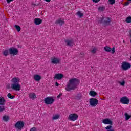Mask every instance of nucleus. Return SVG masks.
<instances>
[{"label": "nucleus", "instance_id": "20e7f679", "mask_svg": "<svg viewBox=\"0 0 131 131\" xmlns=\"http://www.w3.org/2000/svg\"><path fill=\"white\" fill-rule=\"evenodd\" d=\"M44 102L47 105H51L55 102V99L52 97H48L45 99Z\"/></svg>", "mask_w": 131, "mask_h": 131}, {"label": "nucleus", "instance_id": "4468645a", "mask_svg": "<svg viewBox=\"0 0 131 131\" xmlns=\"http://www.w3.org/2000/svg\"><path fill=\"white\" fill-rule=\"evenodd\" d=\"M55 24H58L60 26H62L65 24V21H64V19L60 18L55 21Z\"/></svg>", "mask_w": 131, "mask_h": 131}, {"label": "nucleus", "instance_id": "c85d7f7f", "mask_svg": "<svg viewBox=\"0 0 131 131\" xmlns=\"http://www.w3.org/2000/svg\"><path fill=\"white\" fill-rule=\"evenodd\" d=\"M3 55L5 56V57H7L8 55H9V50H6L3 52Z\"/></svg>", "mask_w": 131, "mask_h": 131}, {"label": "nucleus", "instance_id": "393cba45", "mask_svg": "<svg viewBox=\"0 0 131 131\" xmlns=\"http://www.w3.org/2000/svg\"><path fill=\"white\" fill-rule=\"evenodd\" d=\"M76 15L77 16H78V17H79V18H81V17H83V13H81V12H80V11H78L76 13Z\"/></svg>", "mask_w": 131, "mask_h": 131}, {"label": "nucleus", "instance_id": "9d476101", "mask_svg": "<svg viewBox=\"0 0 131 131\" xmlns=\"http://www.w3.org/2000/svg\"><path fill=\"white\" fill-rule=\"evenodd\" d=\"M120 102L127 105L129 104V99L126 96H124L120 99Z\"/></svg>", "mask_w": 131, "mask_h": 131}, {"label": "nucleus", "instance_id": "c03bdc74", "mask_svg": "<svg viewBox=\"0 0 131 131\" xmlns=\"http://www.w3.org/2000/svg\"><path fill=\"white\" fill-rule=\"evenodd\" d=\"M7 89H8V90L11 89V86H10V85L7 86Z\"/></svg>", "mask_w": 131, "mask_h": 131}, {"label": "nucleus", "instance_id": "2f4dec72", "mask_svg": "<svg viewBox=\"0 0 131 131\" xmlns=\"http://www.w3.org/2000/svg\"><path fill=\"white\" fill-rule=\"evenodd\" d=\"M5 108L4 105H0V112H3L5 111Z\"/></svg>", "mask_w": 131, "mask_h": 131}, {"label": "nucleus", "instance_id": "58836bf2", "mask_svg": "<svg viewBox=\"0 0 131 131\" xmlns=\"http://www.w3.org/2000/svg\"><path fill=\"white\" fill-rule=\"evenodd\" d=\"M93 3H99L101 0H92Z\"/></svg>", "mask_w": 131, "mask_h": 131}, {"label": "nucleus", "instance_id": "72a5a7b5", "mask_svg": "<svg viewBox=\"0 0 131 131\" xmlns=\"http://www.w3.org/2000/svg\"><path fill=\"white\" fill-rule=\"evenodd\" d=\"M112 128V126L109 125L105 127V129H107V130H109Z\"/></svg>", "mask_w": 131, "mask_h": 131}, {"label": "nucleus", "instance_id": "6e6552de", "mask_svg": "<svg viewBox=\"0 0 131 131\" xmlns=\"http://www.w3.org/2000/svg\"><path fill=\"white\" fill-rule=\"evenodd\" d=\"M121 67L123 70L126 71L130 68L131 65L130 63L124 61L122 63Z\"/></svg>", "mask_w": 131, "mask_h": 131}, {"label": "nucleus", "instance_id": "412c9836", "mask_svg": "<svg viewBox=\"0 0 131 131\" xmlns=\"http://www.w3.org/2000/svg\"><path fill=\"white\" fill-rule=\"evenodd\" d=\"M29 97L30 99H32V100H34V99H36V95L35 93H30L29 95Z\"/></svg>", "mask_w": 131, "mask_h": 131}, {"label": "nucleus", "instance_id": "79ce46f5", "mask_svg": "<svg viewBox=\"0 0 131 131\" xmlns=\"http://www.w3.org/2000/svg\"><path fill=\"white\" fill-rule=\"evenodd\" d=\"M55 85H56V86H59V83L56 82V83H55Z\"/></svg>", "mask_w": 131, "mask_h": 131}, {"label": "nucleus", "instance_id": "2eb2a0df", "mask_svg": "<svg viewBox=\"0 0 131 131\" xmlns=\"http://www.w3.org/2000/svg\"><path fill=\"white\" fill-rule=\"evenodd\" d=\"M51 63L52 64H55L56 65H57V64H60V59L54 57L53 58L51 59Z\"/></svg>", "mask_w": 131, "mask_h": 131}, {"label": "nucleus", "instance_id": "cd10ccee", "mask_svg": "<svg viewBox=\"0 0 131 131\" xmlns=\"http://www.w3.org/2000/svg\"><path fill=\"white\" fill-rule=\"evenodd\" d=\"M7 97L9 98V99H15V96L12 95L11 93H8Z\"/></svg>", "mask_w": 131, "mask_h": 131}, {"label": "nucleus", "instance_id": "8fccbe9b", "mask_svg": "<svg viewBox=\"0 0 131 131\" xmlns=\"http://www.w3.org/2000/svg\"><path fill=\"white\" fill-rule=\"evenodd\" d=\"M82 57H83V55H82Z\"/></svg>", "mask_w": 131, "mask_h": 131}, {"label": "nucleus", "instance_id": "f8f14e48", "mask_svg": "<svg viewBox=\"0 0 131 131\" xmlns=\"http://www.w3.org/2000/svg\"><path fill=\"white\" fill-rule=\"evenodd\" d=\"M63 77H64V75L62 73L56 74L54 76L55 79L57 80H61V79H63Z\"/></svg>", "mask_w": 131, "mask_h": 131}, {"label": "nucleus", "instance_id": "7c9ffc66", "mask_svg": "<svg viewBox=\"0 0 131 131\" xmlns=\"http://www.w3.org/2000/svg\"><path fill=\"white\" fill-rule=\"evenodd\" d=\"M14 27L16 28V30L17 31H21V27L19 26L18 25H15Z\"/></svg>", "mask_w": 131, "mask_h": 131}, {"label": "nucleus", "instance_id": "a211bd4d", "mask_svg": "<svg viewBox=\"0 0 131 131\" xmlns=\"http://www.w3.org/2000/svg\"><path fill=\"white\" fill-rule=\"evenodd\" d=\"M81 98H82V95L81 93H78L75 96V100H77L79 101V100H81Z\"/></svg>", "mask_w": 131, "mask_h": 131}, {"label": "nucleus", "instance_id": "6ab92c4d", "mask_svg": "<svg viewBox=\"0 0 131 131\" xmlns=\"http://www.w3.org/2000/svg\"><path fill=\"white\" fill-rule=\"evenodd\" d=\"M34 79L36 81H39V80H40V79H41V76H40L39 75H37V74L34 75Z\"/></svg>", "mask_w": 131, "mask_h": 131}, {"label": "nucleus", "instance_id": "9b49d317", "mask_svg": "<svg viewBox=\"0 0 131 131\" xmlns=\"http://www.w3.org/2000/svg\"><path fill=\"white\" fill-rule=\"evenodd\" d=\"M104 50L105 52H112V54H114L115 53V48L113 47L112 49L109 46H105L104 47Z\"/></svg>", "mask_w": 131, "mask_h": 131}, {"label": "nucleus", "instance_id": "a18cd8bd", "mask_svg": "<svg viewBox=\"0 0 131 131\" xmlns=\"http://www.w3.org/2000/svg\"><path fill=\"white\" fill-rule=\"evenodd\" d=\"M107 131H114L113 129L107 130Z\"/></svg>", "mask_w": 131, "mask_h": 131}, {"label": "nucleus", "instance_id": "f257e3e1", "mask_svg": "<svg viewBox=\"0 0 131 131\" xmlns=\"http://www.w3.org/2000/svg\"><path fill=\"white\" fill-rule=\"evenodd\" d=\"M79 85V79L74 78L69 80L66 88V90L67 92L70 91H74Z\"/></svg>", "mask_w": 131, "mask_h": 131}, {"label": "nucleus", "instance_id": "f704fd0d", "mask_svg": "<svg viewBox=\"0 0 131 131\" xmlns=\"http://www.w3.org/2000/svg\"><path fill=\"white\" fill-rule=\"evenodd\" d=\"M119 83L120 85H122V86H124V84H125V81H123L122 82H119Z\"/></svg>", "mask_w": 131, "mask_h": 131}, {"label": "nucleus", "instance_id": "09e8293b", "mask_svg": "<svg viewBox=\"0 0 131 131\" xmlns=\"http://www.w3.org/2000/svg\"><path fill=\"white\" fill-rule=\"evenodd\" d=\"M130 36H131V34H130Z\"/></svg>", "mask_w": 131, "mask_h": 131}, {"label": "nucleus", "instance_id": "c756f323", "mask_svg": "<svg viewBox=\"0 0 131 131\" xmlns=\"http://www.w3.org/2000/svg\"><path fill=\"white\" fill-rule=\"evenodd\" d=\"M104 10H105V7L104 6L99 7L98 8V11H99V12H103Z\"/></svg>", "mask_w": 131, "mask_h": 131}, {"label": "nucleus", "instance_id": "0eeeda50", "mask_svg": "<svg viewBox=\"0 0 131 131\" xmlns=\"http://www.w3.org/2000/svg\"><path fill=\"white\" fill-rule=\"evenodd\" d=\"M15 128L21 130L24 127V122L22 121H17L15 125Z\"/></svg>", "mask_w": 131, "mask_h": 131}, {"label": "nucleus", "instance_id": "49530a36", "mask_svg": "<svg viewBox=\"0 0 131 131\" xmlns=\"http://www.w3.org/2000/svg\"><path fill=\"white\" fill-rule=\"evenodd\" d=\"M18 47L20 48H21V46H18Z\"/></svg>", "mask_w": 131, "mask_h": 131}, {"label": "nucleus", "instance_id": "423d86ee", "mask_svg": "<svg viewBox=\"0 0 131 131\" xmlns=\"http://www.w3.org/2000/svg\"><path fill=\"white\" fill-rule=\"evenodd\" d=\"M9 52L10 55H13L14 56H17V54L19 53L18 49L15 47H12L9 48Z\"/></svg>", "mask_w": 131, "mask_h": 131}, {"label": "nucleus", "instance_id": "5701e85b", "mask_svg": "<svg viewBox=\"0 0 131 131\" xmlns=\"http://www.w3.org/2000/svg\"><path fill=\"white\" fill-rule=\"evenodd\" d=\"M3 119L4 121H9V120H10V117L9 116L5 115L3 116Z\"/></svg>", "mask_w": 131, "mask_h": 131}, {"label": "nucleus", "instance_id": "4be33fe9", "mask_svg": "<svg viewBox=\"0 0 131 131\" xmlns=\"http://www.w3.org/2000/svg\"><path fill=\"white\" fill-rule=\"evenodd\" d=\"M89 95L91 96V97H96V96L98 95V93L95 91H91L89 93Z\"/></svg>", "mask_w": 131, "mask_h": 131}, {"label": "nucleus", "instance_id": "de8ad7c7", "mask_svg": "<svg viewBox=\"0 0 131 131\" xmlns=\"http://www.w3.org/2000/svg\"><path fill=\"white\" fill-rule=\"evenodd\" d=\"M128 2H131V0H128Z\"/></svg>", "mask_w": 131, "mask_h": 131}, {"label": "nucleus", "instance_id": "f3484780", "mask_svg": "<svg viewBox=\"0 0 131 131\" xmlns=\"http://www.w3.org/2000/svg\"><path fill=\"white\" fill-rule=\"evenodd\" d=\"M64 41L68 47H72L73 46V40H65Z\"/></svg>", "mask_w": 131, "mask_h": 131}, {"label": "nucleus", "instance_id": "aec40b11", "mask_svg": "<svg viewBox=\"0 0 131 131\" xmlns=\"http://www.w3.org/2000/svg\"><path fill=\"white\" fill-rule=\"evenodd\" d=\"M6 102V99H5L4 97H0V105H5Z\"/></svg>", "mask_w": 131, "mask_h": 131}, {"label": "nucleus", "instance_id": "7ed1b4c3", "mask_svg": "<svg viewBox=\"0 0 131 131\" xmlns=\"http://www.w3.org/2000/svg\"><path fill=\"white\" fill-rule=\"evenodd\" d=\"M97 21L99 23L103 24L104 26H108V25H110V23H111V18L102 17L100 18H97Z\"/></svg>", "mask_w": 131, "mask_h": 131}, {"label": "nucleus", "instance_id": "ea45409f", "mask_svg": "<svg viewBox=\"0 0 131 131\" xmlns=\"http://www.w3.org/2000/svg\"><path fill=\"white\" fill-rule=\"evenodd\" d=\"M129 5V2H126L124 4V6H128Z\"/></svg>", "mask_w": 131, "mask_h": 131}, {"label": "nucleus", "instance_id": "39448f33", "mask_svg": "<svg viewBox=\"0 0 131 131\" xmlns=\"http://www.w3.org/2000/svg\"><path fill=\"white\" fill-rule=\"evenodd\" d=\"M89 103L90 106L92 107H96L97 105H98L99 101H98V99L94 98H91L89 100Z\"/></svg>", "mask_w": 131, "mask_h": 131}, {"label": "nucleus", "instance_id": "1a4fd4ad", "mask_svg": "<svg viewBox=\"0 0 131 131\" xmlns=\"http://www.w3.org/2000/svg\"><path fill=\"white\" fill-rule=\"evenodd\" d=\"M78 118V115L75 113L71 114L69 116V119L71 121H75Z\"/></svg>", "mask_w": 131, "mask_h": 131}, {"label": "nucleus", "instance_id": "c9c22d12", "mask_svg": "<svg viewBox=\"0 0 131 131\" xmlns=\"http://www.w3.org/2000/svg\"><path fill=\"white\" fill-rule=\"evenodd\" d=\"M97 52V49H96L95 48H94L92 50V53H93V54H96V52Z\"/></svg>", "mask_w": 131, "mask_h": 131}, {"label": "nucleus", "instance_id": "dca6fc26", "mask_svg": "<svg viewBox=\"0 0 131 131\" xmlns=\"http://www.w3.org/2000/svg\"><path fill=\"white\" fill-rule=\"evenodd\" d=\"M34 23L36 25H39L42 23V20L39 18H35L34 20Z\"/></svg>", "mask_w": 131, "mask_h": 131}, {"label": "nucleus", "instance_id": "b1692460", "mask_svg": "<svg viewBox=\"0 0 131 131\" xmlns=\"http://www.w3.org/2000/svg\"><path fill=\"white\" fill-rule=\"evenodd\" d=\"M130 117H131V115H128L127 113H126L125 114V120H128V119H129Z\"/></svg>", "mask_w": 131, "mask_h": 131}, {"label": "nucleus", "instance_id": "37998d69", "mask_svg": "<svg viewBox=\"0 0 131 131\" xmlns=\"http://www.w3.org/2000/svg\"><path fill=\"white\" fill-rule=\"evenodd\" d=\"M46 2H47V3H50V2H51V0H45Z\"/></svg>", "mask_w": 131, "mask_h": 131}, {"label": "nucleus", "instance_id": "473e14b6", "mask_svg": "<svg viewBox=\"0 0 131 131\" xmlns=\"http://www.w3.org/2000/svg\"><path fill=\"white\" fill-rule=\"evenodd\" d=\"M110 5H114L115 4V0H108Z\"/></svg>", "mask_w": 131, "mask_h": 131}, {"label": "nucleus", "instance_id": "f03ea898", "mask_svg": "<svg viewBox=\"0 0 131 131\" xmlns=\"http://www.w3.org/2000/svg\"><path fill=\"white\" fill-rule=\"evenodd\" d=\"M11 89L14 91H16V92H19L21 90V85L19 83L20 82V78L19 77H14L11 80Z\"/></svg>", "mask_w": 131, "mask_h": 131}, {"label": "nucleus", "instance_id": "a878e982", "mask_svg": "<svg viewBox=\"0 0 131 131\" xmlns=\"http://www.w3.org/2000/svg\"><path fill=\"white\" fill-rule=\"evenodd\" d=\"M125 22H126V23H131V16H128L126 17Z\"/></svg>", "mask_w": 131, "mask_h": 131}, {"label": "nucleus", "instance_id": "ddd939ff", "mask_svg": "<svg viewBox=\"0 0 131 131\" xmlns=\"http://www.w3.org/2000/svg\"><path fill=\"white\" fill-rule=\"evenodd\" d=\"M103 123L104 124H110V125H112V123H113V122L110 120V119H105L102 120Z\"/></svg>", "mask_w": 131, "mask_h": 131}, {"label": "nucleus", "instance_id": "a19ab883", "mask_svg": "<svg viewBox=\"0 0 131 131\" xmlns=\"http://www.w3.org/2000/svg\"><path fill=\"white\" fill-rule=\"evenodd\" d=\"M13 1L14 0H7V2L8 4H10V3H11V2H13Z\"/></svg>", "mask_w": 131, "mask_h": 131}, {"label": "nucleus", "instance_id": "e433bc0d", "mask_svg": "<svg viewBox=\"0 0 131 131\" xmlns=\"http://www.w3.org/2000/svg\"><path fill=\"white\" fill-rule=\"evenodd\" d=\"M30 131H37V130H36V128L32 127L30 129Z\"/></svg>", "mask_w": 131, "mask_h": 131}, {"label": "nucleus", "instance_id": "bb28decb", "mask_svg": "<svg viewBox=\"0 0 131 131\" xmlns=\"http://www.w3.org/2000/svg\"><path fill=\"white\" fill-rule=\"evenodd\" d=\"M59 118H60V115H55L53 117L52 119H53V120H56L57 119H59Z\"/></svg>", "mask_w": 131, "mask_h": 131}, {"label": "nucleus", "instance_id": "4c0bfd02", "mask_svg": "<svg viewBox=\"0 0 131 131\" xmlns=\"http://www.w3.org/2000/svg\"><path fill=\"white\" fill-rule=\"evenodd\" d=\"M63 95V94H62V93H60L59 94V95H58V96H57V98L58 99H60V98L61 97V96H62Z\"/></svg>", "mask_w": 131, "mask_h": 131}]
</instances>
